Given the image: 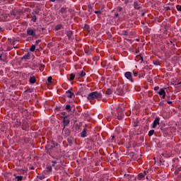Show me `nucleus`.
<instances>
[{
	"mask_svg": "<svg viewBox=\"0 0 181 181\" xmlns=\"http://www.w3.org/2000/svg\"><path fill=\"white\" fill-rule=\"evenodd\" d=\"M66 8H62L61 9V13H66Z\"/></svg>",
	"mask_w": 181,
	"mask_h": 181,
	"instance_id": "obj_26",
	"label": "nucleus"
},
{
	"mask_svg": "<svg viewBox=\"0 0 181 181\" xmlns=\"http://www.w3.org/2000/svg\"><path fill=\"white\" fill-rule=\"evenodd\" d=\"M55 28H56V30H59V29H60V26L57 25Z\"/></svg>",
	"mask_w": 181,
	"mask_h": 181,
	"instance_id": "obj_42",
	"label": "nucleus"
},
{
	"mask_svg": "<svg viewBox=\"0 0 181 181\" xmlns=\"http://www.w3.org/2000/svg\"><path fill=\"white\" fill-rule=\"evenodd\" d=\"M78 93L81 94V92H78Z\"/></svg>",
	"mask_w": 181,
	"mask_h": 181,
	"instance_id": "obj_56",
	"label": "nucleus"
},
{
	"mask_svg": "<svg viewBox=\"0 0 181 181\" xmlns=\"http://www.w3.org/2000/svg\"><path fill=\"white\" fill-rule=\"evenodd\" d=\"M54 169L58 170L59 169V165H56V166L54 167Z\"/></svg>",
	"mask_w": 181,
	"mask_h": 181,
	"instance_id": "obj_35",
	"label": "nucleus"
},
{
	"mask_svg": "<svg viewBox=\"0 0 181 181\" xmlns=\"http://www.w3.org/2000/svg\"><path fill=\"white\" fill-rule=\"evenodd\" d=\"M56 0H50V1L54 2Z\"/></svg>",
	"mask_w": 181,
	"mask_h": 181,
	"instance_id": "obj_48",
	"label": "nucleus"
},
{
	"mask_svg": "<svg viewBox=\"0 0 181 181\" xmlns=\"http://www.w3.org/2000/svg\"><path fill=\"white\" fill-rule=\"evenodd\" d=\"M159 90V87L158 86H156L154 88V90L155 91H158Z\"/></svg>",
	"mask_w": 181,
	"mask_h": 181,
	"instance_id": "obj_37",
	"label": "nucleus"
},
{
	"mask_svg": "<svg viewBox=\"0 0 181 181\" xmlns=\"http://www.w3.org/2000/svg\"><path fill=\"white\" fill-rule=\"evenodd\" d=\"M64 134H66V136H69L71 135V130L69 129H66L64 130Z\"/></svg>",
	"mask_w": 181,
	"mask_h": 181,
	"instance_id": "obj_14",
	"label": "nucleus"
},
{
	"mask_svg": "<svg viewBox=\"0 0 181 181\" xmlns=\"http://www.w3.org/2000/svg\"><path fill=\"white\" fill-rule=\"evenodd\" d=\"M68 141H69V144H71V139H69Z\"/></svg>",
	"mask_w": 181,
	"mask_h": 181,
	"instance_id": "obj_45",
	"label": "nucleus"
},
{
	"mask_svg": "<svg viewBox=\"0 0 181 181\" xmlns=\"http://www.w3.org/2000/svg\"><path fill=\"white\" fill-rule=\"evenodd\" d=\"M137 127V124L135 125V127Z\"/></svg>",
	"mask_w": 181,
	"mask_h": 181,
	"instance_id": "obj_53",
	"label": "nucleus"
},
{
	"mask_svg": "<svg viewBox=\"0 0 181 181\" xmlns=\"http://www.w3.org/2000/svg\"><path fill=\"white\" fill-rule=\"evenodd\" d=\"M154 132H155V131H154L153 129L149 131V132H148V136H149L150 137H151V136L154 134Z\"/></svg>",
	"mask_w": 181,
	"mask_h": 181,
	"instance_id": "obj_22",
	"label": "nucleus"
},
{
	"mask_svg": "<svg viewBox=\"0 0 181 181\" xmlns=\"http://www.w3.org/2000/svg\"><path fill=\"white\" fill-rule=\"evenodd\" d=\"M68 91H70V89H69Z\"/></svg>",
	"mask_w": 181,
	"mask_h": 181,
	"instance_id": "obj_55",
	"label": "nucleus"
},
{
	"mask_svg": "<svg viewBox=\"0 0 181 181\" xmlns=\"http://www.w3.org/2000/svg\"><path fill=\"white\" fill-rule=\"evenodd\" d=\"M1 57V56H0V58Z\"/></svg>",
	"mask_w": 181,
	"mask_h": 181,
	"instance_id": "obj_58",
	"label": "nucleus"
},
{
	"mask_svg": "<svg viewBox=\"0 0 181 181\" xmlns=\"http://www.w3.org/2000/svg\"><path fill=\"white\" fill-rule=\"evenodd\" d=\"M136 57H137L139 59L141 60V61H140L141 63H142V62H144V59H143V57H142L141 55H138Z\"/></svg>",
	"mask_w": 181,
	"mask_h": 181,
	"instance_id": "obj_24",
	"label": "nucleus"
},
{
	"mask_svg": "<svg viewBox=\"0 0 181 181\" xmlns=\"http://www.w3.org/2000/svg\"><path fill=\"white\" fill-rule=\"evenodd\" d=\"M52 78L51 76H49L48 78H47V81H48V83L50 84V83H52Z\"/></svg>",
	"mask_w": 181,
	"mask_h": 181,
	"instance_id": "obj_29",
	"label": "nucleus"
},
{
	"mask_svg": "<svg viewBox=\"0 0 181 181\" xmlns=\"http://www.w3.org/2000/svg\"><path fill=\"white\" fill-rule=\"evenodd\" d=\"M74 78H75V74H71L70 80H71V81H72L73 80H74Z\"/></svg>",
	"mask_w": 181,
	"mask_h": 181,
	"instance_id": "obj_25",
	"label": "nucleus"
},
{
	"mask_svg": "<svg viewBox=\"0 0 181 181\" xmlns=\"http://www.w3.org/2000/svg\"><path fill=\"white\" fill-rule=\"evenodd\" d=\"M166 90V88H162L160 91H165Z\"/></svg>",
	"mask_w": 181,
	"mask_h": 181,
	"instance_id": "obj_39",
	"label": "nucleus"
},
{
	"mask_svg": "<svg viewBox=\"0 0 181 181\" xmlns=\"http://www.w3.org/2000/svg\"><path fill=\"white\" fill-rule=\"evenodd\" d=\"M45 174H46L45 171L42 172V175L37 176V178H38L40 180H45V179L46 178V177H45Z\"/></svg>",
	"mask_w": 181,
	"mask_h": 181,
	"instance_id": "obj_7",
	"label": "nucleus"
},
{
	"mask_svg": "<svg viewBox=\"0 0 181 181\" xmlns=\"http://www.w3.org/2000/svg\"><path fill=\"white\" fill-rule=\"evenodd\" d=\"M141 6V4H139L138 2H135L134 3V8L136 9H139Z\"/></svg>",
	"mask_w": 181,
	"mask_h": 181,
	"instance_id": "obj_15",
	"label": "nucleus"
},
{
	"mask_svg": "<svg viewBox=\"0 0 181 181\" xmlns=\"http://www.w3.org/2000/svg\"><path fill=\"white\" fill-rule=\"evenodd\" d=\"M177 9L180 11H181V6H177Z\"/></svg>",
	"mask_w": 181,
	"mask_h": 181,
	"instance_id": "obj_34",
	"label": "nucleus"
},
{
	"mask_svg": "<svg viewBox=\"0 0 181 181\" xmlns=\"http://www.w3.org/2000/svg\"><path fill=\"white\" fill-rule=\"evenodd\" d=\"M163 128H161V131H163Z\"/></svg>",
	"mask_w": 181,
	"mask_h": 181,
	"instance_id": "obj_54",
	"label": "nucleus"
},
{
	"mask_svg": "<svg viewBox=\"0 0 181 181\" xmlns=\"http://www.w3.org/2000/svg\"><path fill=\"white\" fill-rule=\"evenodd\" d=\"M21 112H25V114H26L28 110L26 109H22Z\"/></svg>",
	"mask_w": 181,
	"mask_h": 181,
	"instance_id": "obj_31",
	"label": "nucleus"
},
{
	"mask_svg": "<svg viewBox=\"0 0 181 181\" xmlns=\"http://www.w3.org/2000/svg\"><path fill=\"white\" fill-rule=\"evenodd\" d=\"M32 20H33L34 22H35L36 20H37L36 16H34L33 17Z\"/></svg>",
	"mask_w": 181,
	"mask_h": 181,
	"instance_id": "obj_36",
	"label": "nucleus"
},
{
	"mask_svg": "<svg viewBox=\"0 0 181 181\" xmlns=\"http://www.w3.org/2000/svg\"><path fill=\"white\" fill-rule=\"evenodd\" d=\"M158 94L160 95H163V98H165V91H159Z\"/></svg>",
	"mask_w": 181,
	"mask_h": 181,
	"instance_id": "obj_20",
	"label": "nucleus"
},
{
	"mask_svg": "<svg viewBox=\"0 0 181 181\" xmlns=\"http://www.w3.org/2000/svg\"><path fill=\"white\" fill-rule=\"evenodd\" d=\"M46 181H49L48 180H47Z\"/></svg>",
	"mask_w": 181,
	"mask_h": 181,
	"instance_id": "obj_57",
	"label": "nucleus"
},
{
	"mask_svg": "<svg viewBox=\"0 0 181 181\" xmlns=\"http://www.w3.org/2000/svg\"><path fill=\"white\" fill-rule=\"evenodd\" d=\"M116 95H124L125 93L124 91H115Z\"/></svg>",
	"mask_w": 181,
	"mask_h": 181,
	"instance_id": "obj_13",
	"label": "nucleus"
},
{
	"mask_svg": "<svg viewBox=\"0 0 181 181\" xmlns=\"http://www.w3.org/2000/svg\"><path fill=\"white\" fill-rule=\"evenodd\" d=\"M22 59H30V55L28 54H25Z\"/></svg>",
	"mask_w": 181,
	"mask_h": 181,
	"instance_id": "obj_23",
	"label": "nucleus"
},
{
	"mask_svg": "<svg viewBox=\"0 0 181 181\" xmlns=\"http://www.w3.org/2000/svg\"><path fill=\"white\" fill-rule=\"evenodd\" d=\"M112 140H114V139H115V136H112Z\"/></svg>",
	"mask_w": 181,
	"mask_h": 181,
	"instance_id": "obj_49",
	"label": "nucleus"
},
{
	"mask_svg": "<svg viewBox=\"0 0 181 181\" xmlns=\"http://www.w3.org/2000/svg\"><path fill=\"white\" fill-rule=\"evenodd\" d=\"M30 51L34 52L35 49V45H33V46L30 47Z\"/></svg>",
	"mask_w": 181,
	"mask_h": 181,
	"instance_id": "obj_30",
	"label": "nucleus"
},
{
	"mask_svg": "<svg viewBox=\"0 0 181 181\" xmlns=\"http://www.w3.org/2000/svg\"><path fill=\"white\" fill-rule=\"evenodd\" d=\"M124 117V115L122 112L118 113V115H117V118L119 121H122V119H123Z\"/></svg>",
	"mask_w": 181,
	"mask_h": 181,
	"instance_id": "obj_11",
	"label": "nucleus"
},
{
	"mask_svg": "<svg viewBox=\"0 0 181 181\" xmlns=\"http://www.w3.org/2000/svg\"><path fill=\"white\" fill-rule=\"evenodd\" d=\"M65 97L68 98H75V95L71 91H66L65 93Z\"/></svg>",
	"mask_w": 181,
	"mask_h": 181,
	"instance_id": "obj_5",
	"label": "nucleus"
},
{
	"mask_svg": "<svg viewBox=\"0 0 181 181\" xmlns=\"http://www.w3.org/2000/svg\"><path fill=\"white\" fill-rule=\"evenodd\" d=\"M87 98H88V100H95L96 99L98 101H100V100H102V98H103V96L100 92L95 91V92H91L90 93H89Z\"/></svg>",
	"mask_w": 181,
	"mask_h": 181,
	"instance_id": "obj_1",
	"label": "nucleus"
},
{
	"mask_svg": "<svg viewBox=\"0 0 181 181\" xmlns=\"http://www.w3.org/2000/svg\"><path fill=\"white\" fill-rule=\"evenodd\" d=\"M65 110H66L68 112H70V111H71V105H66V107H65Z\"/></svg>",
	"mask_w": 181,
	"mask_h": 181,
	"instance_id": "obj_19",
	"label": "nucleus"
},
{
	"mask_svg": "<svg viewBox=\"0 0 181 181\" xmlns=\"http://www.w3.org/2000/svg\"><path fill=\"white\" fill-rule=\"evenodd\" d=\"M141 95H143V97H144V95H145V94H146V92L144 91V92H141Z\"/></svg>",
	"mask_w": 181,
	"mask_h": 181,
	"instance_id": "obj_41",
	"label": "nucleus"
},
{
	"mask_svg": "<svg viewBox=\"0 0 181 181\" xmlns=\"http://www.w3.org/2000/svg\"><path fill=\"white\" fill-rule=\"evenodd\" d=\"M145 173V176L147 175L148 172H146V170H144V173H142V174H144Z\"/></svg>",
	"mask_w": 181,
	"mask_h": 181,
	"instance_id": "obj_44",
	"label": "nucleus"
},
{
	"mask_svg": "<svg viewBox=\"0 0 181 181\" xmlns=\"http://www.w3.org/2000/svg\"><path fill=\"white\" fill-rule=\"evenodd\" d=\"M95 13L96 14H98V16H100V14L101 13V11H95Z\"/></svg>",
	"mask_w": 181,
	"mask_h": 181,
	"instance_id": "obj_33",
	"label": "nucleus"
},
{
	"mask_svg": "<svg viewBox=\"0 0 181 181\" xmlns=\"http://www.w3.org/2000/svg\"><path fill=\"white\" fill-rule=\"evenodd\" d=\"M172 103H173L172 101H168V104H172Z\"/></svg>",
	"mask_w": 181,
	"mask_h": 181,
	"instance_id": "obj_47",
	"label": "nucleus"
},
{
	"mask_svg": "<svg viewBox=\"0 0 181 181\" xmlns=\"http://www.w3.org/2000/svg\"><path fill=\"white\" fill-rule=\"evenodd\" d=\"M125 77L129 81H132V83H134V81L132 79V75L131 72H126L125 73Z\"/></svg>",
	"mask_w": 181,
	"mask_h": 181,
	"instance_id": "obj_6",
	"label": "nucleus"
},
{
	"mask_svg": "<svg viewBox=\"0 0 181 181\" xmlns=\"http://www.w3.org/2000/svg\"><path fill=\"white\" fill-rule=\"evenodd\" d=\"M125 35H127V32H125Z\"/></svg>",
	"mask_w": 181,
	"mask_h": 181,
	"instance_id": "obj_51",
	"label": "nucleus"
},
{
	"mask_svg": "<svg viewBox=\"0 0 181 181\" xmlns=\"http://www.w3.org/2000/svg\"><path fill=\"white\" fill-rule=\"evenodd\" d=\"M30 170H35V168L33 166V167L30 168Z\"/></svg>",
	"mask_w": 181,
	"mask_h": 181,
	"instance_id": "obj_46",
	"label": "nucleus"
},
{
	"mask_svg": "<svg viewBox=\"0 0 181 181\" xmlns=\"http://www.w3.org/2000/svg\"><path fill=\"white\" fill-rule=\"evenodd\" d=\"M27 33L30 36H33V37L36 36L35 30L31 28L27 29Z\"/></svg>",
	"mask_w": 181,
	"mask_h": 181,
	"instance_id": "obj_4",
	"label": "nucleus"
},
{
	"mask_svg": "<svg viewBox=\"0 0 181 181\" xmlns=\"http://www.w3.org/2000/svg\"><path fill=\"white\" fill-rule=\"evenodd\" d=\"M23 176H16V179L17 180V181H22L23 180Z\"/></svg>",
	"mask_w": 181,
	"mask_h": 181,
	"instance_id": "obj_21",
	"label": "nucleus"
},
{
	"mask_svg": "<svg viewBox=\"0 0 181 181\" xmlns=\"http://www.w3.org/2000/svg\"><path fill=\"white\" fill-rule=\"evenodd\" d=\"M154 64H155L156 66H158L159 62H158V61L155 62H154Z\"/></svg>",
	"mask_w": 181,
	"mask_h": 181,
	"instance_id": "obj_38",
	"label": "nucleus"
},
{
	"mask_svg": "<svg viewBox=\"0 0 181 181\" xmlns=\"http://www.w3.org/2000/svg\"><path fill=\"white\" fill-rule=\"evenodd\" d=\"M52 165H51L52 168L53 167L54 168L57 166V162L56 161H52Z\"/></svg>",
	"mask_w": 181,
	"mask_h": 181,
	"instance_id": "obj_27",
	"label": "nucleus"
},
{
	"mask_svg": "<svg viewBox=\"0 0 181 181\" xmlns=\"http://www.w3.org/2000/svg\"><path fill=\"white\" fill-rule=\"evenodd\" d=\"M146 179H147V180H148V176L146 177Z\"/></svg>",
	"mask_w": 181,
	"mask_h": 181,
	"instance_id": "obj_52",
	"label": "nucleus"
},
{
	"mask_svg": "<svg viewBox=\"0 0 181 181\" xmlns=\"http://www.w3.org/2000/svg\"><path fill=\"white\" fill-rule=\"evenodd\" d=\"M121 90H122V91H127V86H126V85L123 86V88L121 89Z\"/></svg>",
	"mask_w": 181,
	"mask_h": 181,
	"instance_id": "obj_28",
	"label": "nucleus"
},
{
	"mask_svg": "<svg viewBox=\"0 0 181 181\" xmlns=\"http://www.w3.org/2000/svg\"><path fill=\"white\" fill-rule=\"evenodd\" d=\"M36 79L35 76H30V84H34V83H35Z\"/></svg>",
	"mask_w": 181,
	"mask_h": 181,
	"instance_id": "obj_12",
	"label": "nucleus"
},
{
	"mask_svg": "<svg viewBox=\"0 0 181 181\" xmlns=\"http://www.w3.org/2000/svg\"><path fill=\"white\" fill-rule=\"evenodd\" d=\"M60 108H61L60 107H56L55 110H57V111H59Z\"/></svg>",
	"mask_w": 181,
	"mask_h": 181,
	"instance_id": "obj_40",
	"label": "nucleus"
},
{
	"mask_svg": "<svg viewBox=\"0 0 181 181\" xmlns=\"http://www.w3.org/2000/svg\"><path fill=\"white\" fill-rule=\"evenodd\" d=\"M144 177H145V173H141L139 174V175H138V177H137V179H138L139 180H141L144 179Z\"/></svg>",
	"mask_w": 181,
	"mask_h": 181,
	"instance_id": "obj_10",
	"label": "nucleus"
},
{
	"mask_svg": "<svg viewBox=\"0 0 181 181\" xmlns=\"http://www.w3.org/2000/svg\"><path fill=\"white\" fill-rule=\"evenodd\" d=\"M86 134H87V129H86V128H84L83 132H81V137L84 139V138H86L87 136Z\"/></svg>",
	"mask_w": 181,
	"mask_h": 181,
	"instance_id": "obj_8",
	"label": "nucleus"
},
{
	"mask_svg": "<svg viewBox=\"0 0 181 181\" xmlns=\"http://www.w3.org/2000/svg\"><path fill=\"white\" fill-rule=\"evenodd\" d=\"M160 118L159 117H156V119L153 123L152 128L156 129L158 125H160Z\"/></svg>",
	"mask_w": 181,
	"mask_h": 181,
	"instance_id": "obj_3",
	"label": "nucleus"
},
{
	"mask_svg": "<svg viewBox=\"0 0 181 181\" xmlns=\"http://www.w3.org/2000/svg\"><path fill=\"white\" fill-rule=\"evenodd\" d=\"M84 76H86V72H84L83 71H81L78 74V77H79V78H81V77H84Z\"/></svg>",
	"mask_w": 181,
	"mask_h": 181,
	"instance_id": "obj_17",
	"label": "nucleus"
},
{
	"mask_svg": "<svg viewBox=\"0 0 181 181\" xmlns=\"http://www.w3.org/2000/svg\"><path fill=\"white\" fill-rule=\"evenodd\" d=\"M115 16H116V17H117L119 16V14H116Z\"/></svg>",
	"mask_w": 181,
	"mask_h": 181,
	"instance_id": "obj_50",
	"label": "nucleus"
},
{
	"mask_svg": "<svg viewBox=\"0 0 181 181\" xmlns=\"http://www.w3.org/2000/svg\"><path fill=\"white\" fill-rule=\"evenodd\" d=\"M124 177H125L127 180H130L133 177V175H130V174H124Z\"/></svg>",
	"mask_w": 181,
	"mask_h": 181,
	"instance_id": "obj_18",
	"label": "nucleus"
},
{
	"mask_svg": "<svg viewBox=\"0 0 181 181\" xmlns=\"http://www.w3.org/2000/svg\"><path fill=\"white\" fill-rule=\"evenodd\" d=\"M46 169L47 170H46L45 173H52V166L51 165H47Z\"/></svg>",
	"mask_w": 181,
	"mask_h": 181,
	"instance_id": "obj_9",
	"label": "nucleus"
},
{
	"mask_svg": "<svg viewBox=\"0 0 181 181\" xmlns=\"http://www.w3.org/2000/svg\"><path fill=\"white\" fill-rule=\"evenodd\" d=\"M72 34H73V33H72V31H71V30H69V31L67 32V36H68V37H69V39L70 40H72V37H71Z\"/></svg>",
	"mask_w": 181,
	"mask_h": 181,
	"instance_id": "obj_16",
	"label": "nucleus"
},
{
	"mask_svg": "<svg viewBox=\"0 0 181 181\" xmlns=\"http://www.w3.org/2000/svg\"><path fill=\"white\" fill-rule=\"evenodd\" d=\"M69 123H70V120H69V119H68V117L67 116L64 117V119H63V125H64L63 131H64L65 128L66 127H68Z\"/></svg>",
	"mask_w": 181,
	"mask_h": 181,
	"instance_id": "obj_2",
	"label": "nucleus"
},
{
	"mask_svg": "<svg viewBox=\"0 0 181 181\" xmlns=\"http://www.w3.org/2000/svg\"><path fill=\"white\" fill-rule=\"evenodd\" d=\"M137 75H138V73H137V72H134V76H135V77H136Z\"/></svg>",
	"mask_w": 181,
	"mask_h": 181,
	"instance_id": "obj_43",
	"label": "nucleus"
},
{
	"mask_svg": "<svg viewBox=\"0 0 181 181\" xmlns=\"http://www.w3.org/2000/svg\"><path fill=\"white\" fill-rule=\"evenodd\" d=\"M112 91H107L106 95H110L112 94Z\"/></svg>",
	"mask_w": 181,
	"mask_h": 181,
	"instance_id": "obj_32",
	"label": "nucleus"
}]
</instances>
